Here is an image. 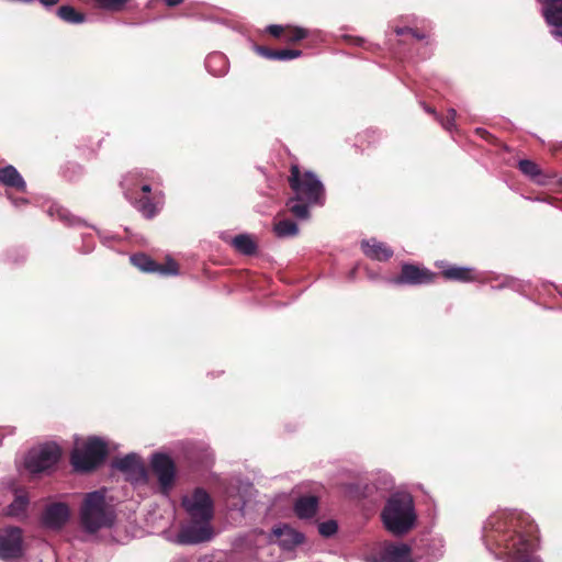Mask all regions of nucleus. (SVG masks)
<instances>
[{"label": "nucleus", "instance_id": "obj_1", "mask_svg": "<svg viewBox=\"0 0 562 562\" xmlns=\"http://www.w3.org/2000/svg\"><path fill=\"white\" fill-rule=\"evenodd\" d=\"M537 528L530 517L518 510L490 515L482 528V540L490 554L504 562H542L537 554Z\"/></svg>", "mask_w": 562, "mask_h": 562}, {"label": "nucleus", "instance_id": "obj_2", "mask_svg": "<svg viewBox=\"0 0 562 562\" xmlns=\"http://www.w3.org/2000/svg\"><path fill=\"white\" fill-rule=\"evenodd\" d=\"M115 519V510L106 502L104 490H97L85 494L79 508V522L86 533L95 535L101 529L111 528Z\"/></svg>", "mask_w": 562, "mask_h": 562}, {"label": "nucleus", "instance_id": "obj_3", "mask_svg": "<svg viewBox=\"0 0 562 562\" xmlns=\"http://www.w3.org/2000/svg\"><path fill=\"white\" fill-rule=\"evenodd\" d=\"M381 519L391 533L395 536L407 533L417 521L413 496L406 492L392 493L381 512Z\"/></svg>", "mask_w": 562, "mask_h": 562}, {"label": "nucleus", "instance_id": "obj_4", "mask_svg": "<svg viewBox=\"0 0 562 562\" xmlns=\"http://www.w3.org/2000/svg\"><path fill=\"white\" fill-rule=\"evenodd\" d=\"M289 183L299 199L321 205L324 203V186L314 172L310 170L302 172L297 166H292Z\"/></svg>", "mask_w": 562, "mask_h": 562}, {"label": "nucleus", "instance_id": "obj_5", "mask_svg": "<svg viewBox=\"0 0 562 562\" xmlns=\"http://www.w3.org/2000/svg\"><path fill=\"white\" fill-rule=\"evenodd\" d=\"M108 454L106 442L99 437H90L82 448L71 452V464L78 472H90L97 469Z\"/></svg>", "mask_w": 562, "mask_h": 562}, {"label": "nucleus", "instance_id": "obj_6", "mask_svg": "<svg viewBox=\"0 0 562 562\" xmlns=\"http://www.w3.org/2000/svg\"><path fill=\"white\" fill-rule=\"evenodd\" d=\"M61 451L55 442H45L31 448L24 458V469L31 474H40L53 469L59 461Z\"/></svg>", "mask_w": 562, "mask_h": 562}, {"label": "nucleus", "instance_id": "obj_7", "mask_svg": "<svg viewBox=\"0 0 562 562\" xmlns=\"http://www.w3.org/2000/svg\"><path fill=\"white\" fill-rule=\"evenodd\" d=\"M151 472L157 477L158 490L168 497L175 487L177 468L172 458L165 452H154L149 459Z\"/></svg>", "mask_w": 562, "mask_h": 562}, {"label": "nucleus", "instance_id": "obj_8", "mask_svg": "<svg viewBox=\"0 0 562 562\" xmlns=\"http://www.w3.org/2000/svg\"><path fill=\"white\" fill-rule=\"evenodd\" d=\"M182 506L192 520L211 522L213 518V501L202 487H196L190 496H184Z\"/></svg>", "mask_w": 562, "mask_h": 562}, {"label": "nucleus", "instance_id": "obj_9", "mask_svg": "<svg viewBox=\"0 0 562 562\" xmlns=\"http://www.w3.org/2000/svg\"><path fill=\"white\" fill-rule=\"evenodd\" d=\"M414 562H437L445 553V541L440 536L423 535L414 541Z\"/></svg>", "mask_w": 562, "mask_h": 562}, {"label": "nucleus", "instance_id": "obj_10", "mask_svg": "<svg viewBox=\"0 0 562 562\" xmlns=\"http://www.w3.org/2000/svg\"><path fill=\"white\" fill-rule=\"evenodd\" d=\"M23 555V537L19 527H4L0 529V560L3 562H19Z\"/></svg>", "mask_w": 562, "mask_h": 562}, {"label": "nucleus", "instance_id": "obj_11", "mask_svg": "<svg viewBox=\"0 0 562 562\" xmlns=\"http://www.w3.org/2000/svg\"><path fill=\"white\" fill-rule=\"evenodd\" d=\"M112 467L122 472L126 481L132 484H145L148 480L145 463L136 452L115 459Z\"/></svg>", "mask_w": 562, "mask_h": 562}, {"label": "nucleus", "instance_id": "obj_12", "mask_svg": "<svg viewBox=\"0 0 562 562\" xmlns=\"http://www.w3.org/2000/svg\"><path fill=\"white\" fill-rule=\"evenodd\" d=\"M212 537L213 530L210 522L191 519L181 526L173 541L182 546L198 544L211 540Z\"/></svg>", "mask_w": 562, "mask_h": 562}, {"label": "nucleus", "instance_id": "obj_13", "mask_svg": "<svg viewBox=\"0 0 562 562\" xmlns=\"http://www.w3.org/2000/svg\"><path fill=\"white\" fill-rule=\"evenodd\" d=\"M364 562H414L413 550L406 543H384L376 553L369 554Z\"/></svg>", "mask_w": 562, "mask_h": 562}, {"label": "nucleus", "instance_id": "obj_14", "mask_svg": "<svg viewBox=\"0 0 562 562\" xmlns=\"http://www.w3.org/2000/svg\"><path fill=\"white\" fill-rule=\"evenodd\" d=\"M437 274L426 268H419L412 263H404L401 269L400 276L394 278L392 282L394 284H409V285H422L434 282Z\"/></svg>", "mask_w": 562, "mask_h": 562}, {"label": "nucleus", "instance_id": "obj_15", "mask_svg": "<svg viewBox=\"0 0 562 562\" xmlns=\"http://www.w3.org/2000/svg\"><path fill=\"white\" fill-rule=\"evenodd\" d=\"M551 35L562 43V0H537Z\"/></svg>", "mask_w": 562, "mask_h": 562}, {"label": "nucleus", "instance_id": "obj_16", "mask_svg": "<svg viewBox=\"0 0 562 562\" xmlns=\"http://www.w3.org/2000/svg\"><path fill=\"white\" fill-rule=\"evenodd\" d=\"M70 518V509L66 503L48 504L42 514V524L50 530H60Z\"/></svg>", "mask_w": 562, "mask_h": 562}, {"label": "nucleus", "instance_id": "obj_17", "mask_svg": "<svg viewBox=\"0 0 562 562\" xmlns=\"http://www.w3.org/2000/svg\"><path fill=\"white\" fill-rule=\"evenodd\" d=\"M273 536L278 539V548L290 552L304 541V535L288 525L273 528Z\"/></svg>", "mask_w": 562, "mask_h": 562}, {"label": "nucleus", "instance_id": "obj_18", "mask_svg": "<svg viewBox=\"0 0 562 562\" xmlns=\"http://www.w3.org/2000/svg\"><path fill=\"white\" fill-rule=\"evenodd\" d=\"M147 178V175L138 171L127 173L121 181L126 199L132 201L138 189L147 195L151 191L150 183L146 181Z\"/></svg>", "mask_w": 562, "mask_h": 562}, {"label": "nucleus", "instance_id": "obj_19", "mask_svg": "<svg viewBox=\"0 0 562 562\" xmlns=\"http://www.w3.org/2000/svg\"><path fill=\"white\" fill-rule=\"evenodd\" d=\"M437 265L442 269L441 273L447 280L469 283L477 279L473 268L451 266L442 261Z\"/></svg>", "mask_w": 562, "mask_h": 562}, {"label": "nucleus", "instance_id": "obj_20", "mask_svg": "<svg viewBox=\"0 0 562 562\" xmlns=\"http://www.w3.org/2000/svg\"><path fill=\"white\" fill-rule=\"evenodd\" d=\"M361 249L372 260L386 261L393 256L392 248L375 238L362 240Z\"/></svg>", "mask_w": 562, "mask_h": 562}, {"label": "nucleus", "instance_id": "obj_21", "mask_svg": "<svg viewBox=\"0 0 562 562\" xmlns=\"http://www.w3.org/2000/svg\"><path fill=\"white\" fill-rule=\"evenodd\" d=\"M519 171L532 182L546 186L549 183L550 178L543 173L538 164L530 159H520L518 161Z\"/></svg>", "mask_w": 562, "mask_h": 562}, {"label": "nucleus", "instance_id": "obj_22", "mask_svg": "<svg viewBox=\"0 0 562 562\" xmlns=\"http://www.w3.org/2000/svg\"><path fill=\"white\" fill-rule=\"evenodd\" d=\"M205 68L212 76L223 77L228 72L229 63L224 54L213 52L205 58Z\"/></svg>", "mask_w": 562, "mask_h": 562}, {"label": "nucleus", "instance_id": "obj_23", "mask_svg": "<svg viewBox=\"0 0 562 562\" xmlns=\"http://www.w3.org/2000/svg\"><path fill=\"white\" fill-rule=\"evenodd\" d=\"M0 182L3 186L14 188L18 191H26V183L23 177L20 175L18 169L12 165H8L5 167L0 168Z\"/></svg>", "mask_w": 562, "mask_h": 562}, {"label": "nucleus", "instance_id": "obj_24", "mask_svg": "<svg viewBox=\"0 0 562 562\" xmlns=\"http://www.w3.org/2000/svg\"><path fill=\"white\" fill-rule=\"evenodd\" d=\"M132 202L138 212H140L146 218H153L159 212L161 206L158 193H154L153 196L144 195L139 199L134 198Z\"/></svg>", "mask_w": 562, "mask_h": 562}, {"label": "nucleus", "instance_id": "obj_25", "mask_svg": "<svg viewBox=\"0 0 562 562\" xmlns=\"http://www.w3.org/2000/svg\"><path fill=\"white\" fill-rule=\"evenodd\" d=\"M318 508L316 496L300 497L294 504V513L301 519H308L315 516Z\"/></svg>", "mask_w": 562, "mask_h": 562}, {"label": "nucleus", "instance_id": "obj_26", "mask_svg": "<svg viewBox=\"0 0 562 562\" xmlns=\"http://www.w3.org/2000/svg\"><path fill=\"white\" fill-rule=\"evenodd\" d=\"M232 246L241 255L251 256L257 251V243L249 234L236 235L232 241Z\"/></svg>", "mask_w": 562, "mask_h": 562}, {"label": "nucleus", "instance_id": "obj_27", "mask_svg": "<svg viewBox=\"0 0 562 562\" xmlns=\"http://www.w3.org/2000/svg\"><path fill=\"white\" fill-rule=\"evenodd\" d=\"M47 214L50 217L58 218L60 222L69 225V226H78L82 225L83 222L79 218L70 214V212L59 205L58 203H52L47 209Z\"/></svg>", "mask_w": 562, "mask_h": 562}, {"label": "nucleus", "instance_id": "obj_28", "mask_svg": "<svg viewBox=\"0 0 562 562\" xmlns=\"http://www.w3.org/2000/svg\"><path fill=\"white\" fill-rule=\"evenodd\" d=\"M316 203L306 202L303 199H299L296 195L290 198L286 202L289 211L299 220H307L310 217V206Z\"/></svg>", "mask_w": 562, "mask_h": 562}, {"label": "nucleus", "instance_id": "obj_29", "mask_svg": "<svg viewBox=\"0 0 562 562\" xmlns=\"http://www.w3.org/2000/svg\"><path fill=\"white\" fill-rule=\"evenodd\" d=\"M494 280L498 282L491 285L494 290L508 288L515 292L524 293L528 286V284L522 280L513 278L510 276H497Z\"/></svg>", "mask_w": 562, "mask_h": 562}, {"label": "nucleus", "instance_id": "obj_30", "mask_svg": "<svg viewBox=\"0 0 562 562\" xmlns=\"http://www.w3.org/2000/svg\"><path fill=\"white\" fill-rule=\"evenodd\" d=\"M131 262L143 272L157 273L159 263L153 260L146 254H134L130 258Z\"/></svg>", "mask_w": 562, "mask_h": 562}, {"label": "nucleus", "instance_id": "obj_31", "mask_svg": "<svg viewBox=\"0 0 562 562\" xmlns=\"http://www.w3.org/2000/svg\"><path fill=\"white\" fill-rule=\"evenodd\" d=\"M273 232L279 238L293 237L299 234V226L292 220H281L273 226Z\"/></svg>", "mask_w": 562, "mask_h": 562}, {"label": "nucleus", "instance_id": "obj_32", "mask_svg": "<svg viewBox=\"0 0 562 562\" xmlns=\"http://www.w3.org/2000/svg\"><path fill=\"white\" fill-rule=\"evenodd\" d=\"M57 15L65 22L70 24H81L86 21V15L77 11L71 5H61L57 10Z\"/></svg>", "mask_w": 562, "mask_h": 562}, {"label": "nucleus", "instance_id": "obj_33", "mask_svg": "<svg viewBox=\"0 0 562 562\" xmlns=\"http://www.w3.org/2000/svg\"><path fill=\"white\" fill-rule=\"evenodd\" d=\"M29 497L24 493L16 494L13 502L7 507V515L11 517H21L26 513Z\"/></svg>", "mask_w": 562, "mask_h": 562}, {"label": "nucleus", "instance_id": "obj_34", "mask_svg": "<svg viewBox=\"0 0 562 562\" xmlns=\"http://www.w3.org/2000/svg\"><path fill=\"white\" fill-rule=\"evenodd\" d=\"M393 32L396 36L403 38L402 42L404 44H413L414 42H420L426 38L424 33L408 26H395Z\"/></svg>", "mask_w": 562, "mask_h": 562}, {"label": "nucleus", "instance_id": "obj_35", "mask_svg": "<svg viewBox=\"0 0 562 562\" xmlns=\"http://www.w3.org/2000/svg\"><path fill=\"white\" fill-rule=\"evenodd\" d=\"M252 490V484L247 482L243 485V494L240 495V498L238 502H228L227 503V507L229 510H236V512H239L241 515H244V512H245V506H246V498H245V493H247L248 491Z\"/></svg>", "mask_w": 562, "mask_h": 562}, {"label": "nucleus", "instance_id": "obj_36", "mask_svg": "<svg viewBox=\"0 0 562 562\" xmlns=\"http://www.w3.org/2000/svg\"><path fill=\"white\" fill-rule=\"evenodd\" d=\"M456 117H457V111L453 108H450L448 110L447 116L443 117L439 115V119L437 121L440 123V125L448 132H452L456 128Z\"/></svg>", "mask_w": 562, "mask_h": 562}, {"label": "nucleus", "instance_id": "obj_37", "mask_svg": "<svg viewBox=\"0 0 562 562\" xmlns=\"http://www.w3.org/2000/svg\"><path fill=\"white\" fill-rule=\"evenodd\" d=\"M98 7L108 11H120L122 10L128 0H95Z\"/></svg>", "mask_w": 562, "mask_h": 562}, {"label": "nucleus", "instance_id": "obj_38", "mask_svg": "<svg viewBox=\"0 0 562 562\" xmlns=\"http://www.w3.org/2000/svg\"><path fill=\"white\" fill-rule=\"evenodd\" d=\"M307 35H308L307 30L296 26V27H292L288 31V33L285 34V41H288L290 43H296V42H300V41L306 38Z\"/></svg>", "mask_w": 562, "mask_h": 562}, {"label": "nucleus", "instance_id": "obj_39", "mask_svg": "<svg viewBox=\"0 0 562 562\" xmlns=\"http://www.w3.org/2000/svg\"><path fill=\"white\" fill-rule=\"evenodd\" d=\"M338 530V525L335 520L329 519L318 525V532L326 538L334 536Z\"/></svg>", "mask_w": 562, "mask_h": 562}, {"label": "nucleus", "instance_id": "obj_40", "mask_svg": "<svg viewBox=\"0 0 562 562\" xmlns=\"http://www.w3.org/2000/svg\"><path fill=\"white\" fill-rule=\"evenodd\" d=\"M277 550V547L274 543L269 542L268 544L261 547L257 551L258 559H260L262 562H279L280 559H266L268 555H272L273 552Z\"/></svg>", "mask_w": 562, "mask_h": 562}, {"label": "nucleus", "instance_id": "obj_41", "mask_svg": "<svg viewBox=\"0 0 562 562\" xmlns=\"http://www.w3.org/2000/svg\"><path fill=\"white\" fill-rule=\"evenodd\" d=\"M157 273L161 276H177L179 273V268L173 259H168L166 265L159 263Z\"/></svg>", "mask_w": 562, "mask_h": 562}, {"label": "nucleus", "instance_id": "obj_42", "mask_svg": "<svg viewBox=\"0 0 562 562\" xmlns=\"http://www.w3.org/2000/svg\"><path fill=\"white\" fill-rule=\"evenodd\" d=\"M303 55V52L300 49H290V48H282L277 49V60H291L299 58Z\"/></svg>", "mask_w": 562, "mask_h": 562}, {"label": "nucleus", "instance_id": "obj_43", "mask_svg": "<svg viewBox=\"0 0 562 562\" xmlns=\"http://www.w3.org/2000/svg\"><path fill=\"white\" fill-rule=\"evenodd\" d=\"M255 50L262 57L270 59V60H277V49H271L266 46H255Z\"/></svg>", "mask_w": 562, "mask_h": 562}, {"label": "nucleus", "instance_id": "obj_44", "mask_svg": "<svg viewBox=\"0 0 562 562\" xmlns=\"http://www.w3.org/2000/svg\"><path fill=\"white\" fill-rule=\"evenodd\" d=\"M267 31L273 37H279L283 33V26L279 24H271L267 27Z\"/></svg>", "mask_w": 562, "mask_h": 562}, {"label": "nucleus", "instance_id": "obj_45", "mask_svg": "<svg viewBox=\"0 0 562 562\" xmlns=\"http://www.w3.org/2000/svg\"><path fill=\"white\" fill-rule=\"evenodd\" d=\"M83 243L86 244L85 248L82 249V252L88 254L92 250L93 244H92V236H82Z\"/></svg>", "mask_w": 562, "mask_h": 562}, {"label": "nucleus", "instance_id": "obj_46", "mask_svg": "<svg viewBox=\"0 0 562 562\" xmlns=\"http://www.w3.org/2000/svg\"><path fill=\"white\" fill-rule=\"evenodd\" d=\"M8 198L11 200L12 204L15 206V207H20L22 205H25L27 204V200L24 199V198H13L12 195H8Z\"/></svg>", "mask_w": 562, "mask_h": 562}, {"label": "nucleus", "instance_id": "obj_47", "mask_svg": "<svg viewBox=\"0 0 562 562\" xmlns=\"http://www.w3.org/2000/svg\"><path fill=\"white\" fill-rule=\"evenodd\" d=\"M347 38L356 46H361V47H364L366 45V40L362 38V37H353V36H347Z\"/></svg>", "mask_w": 562, "mask_h": 562}, {"label": "nucleus", "instance_id": "obj_48", "mask_svg": "<svg viewBox=\"0 0 562 562\" xmlns=\"http://www.w3.org/2000/svg\"><path fill=\"white\" fill-rule=\"evenodd\" d=\"M422 105H423L425 112L432 114L436 120L439 119V114L436 112V110L434 108L425 104L424 102H422Z\"/></svg>", "mask_w": 562, "mask_h": 562}, {"label": "nucleus", "instance_id": "obj_49", "mask_svg": "<svg viewBox=\"0 0 562 562\" xmlns=\"http://www.w3.org/2000/svg\"><path fill=\"white\" fill-rule=\"evenodd\" d=\"M59 0H40L45 8H50L58 3Z\"/></svg>", "mask_w": 562, "mask_h": 562}, {"label": "nucleus", "instance_id": "obj_50", "mask_svg": "<svg viewBox=\"0 0 562 562\" xmlns=\"http://www.w3.org/2000/svg\"><path fill=\"white\" fill-rule=\"evenodd\" d=\"M168 7H176L183 2V0H164Z\"/></svg>", "mask_w": 562, "mask_h": 562}, {"label": "nucleus", "instance_id": "obj_51", "mask_svg": "<svg viewBox=\"0 0 562 562\" xmlns=\"http://www.w3.org/2000/svg\"><path fill=\"white\" fill-rule=\"evenodd\" d=\"M5 434H7V429L0 428V445L2 443V438L4 437ZM8 434H10V431H8Z\"/></svg>", "mask_w": 562, "mask_h": 562}, {"label": "nucleus", "instance_id": "obj_52", "mask_svg": "<svg viewBox=\"0 0 562 562\" xmlns=\"http://www.w3.org/2000/svg\"><path fill=\"white\" fill-rule=\"evenodd\" d=\"M172 562H188V560L184 557H178Z\"/></svg>", "mask_w": 562, "mask_h": 562}, {"label": "nucleus", "instance_id": "obj_53", "mask_svg": "<svg viewBox=\"0 0 562 562\" xmlns=\"http://www.w3.org/2000/svg\"><path fill=\"white\" fill-rule=\"evenodd\" d=\"M476 133H479V134H483V133H486V131H485V130H482V128H477V130H476Z\"/></svg>", "mask_w": 562, "mask_h": 562}, {"label": "nucleus", "instance_id": "obj_54", "mask_svg": "<svg viewBox=\"0 0 562 562\" xmlns=\"http://www.w3.org/2000/svg\"><path fill=\"white\" fill-rule=\"evenodd\" d=\"M561 183H562V178H561Z\"/></svg>", "mask_w": 562, "mask_h": 562}]
</instances>
